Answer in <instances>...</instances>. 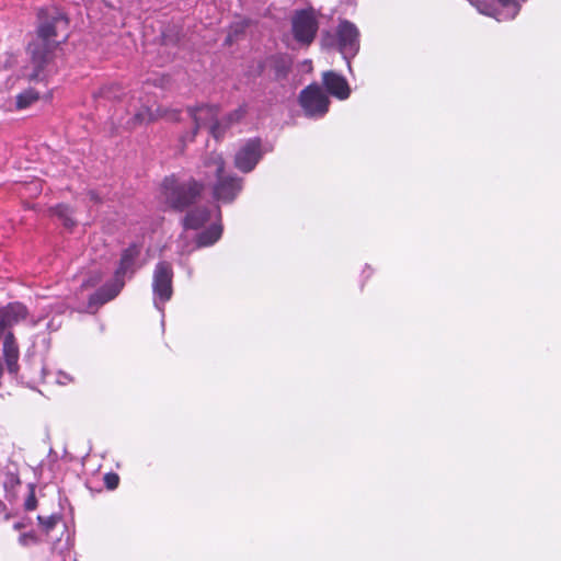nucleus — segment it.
I'll return each instance as SVG.
<instances>
[{
	"label": "nucleus",
	"mask_w": 561,
	"mask_h": 561,
	"mask_svg": "<svg viewBox=\"0 0 561 561\" xmlns=\"http://www.w3.org/2000/svg\"><path fill=\"white\" fill-rule=\"evenodd\" d=\"M39 23L35 37L28 43L26 51L30 55L33 72L31 80H43L44 71L53 64L57 49L69 37V19L56 8L42 9L38 13Z\"/></svg>",
	"instance_id": "f257e3e1"
},
{
	"label": "nucleus",
	"mask_w": 561,
	"mask_h": 561,
	"mask_svg": "<svg viewBox=\"0 0 561 561\" xmlns=\"http://www.w3.org/2000/svg\"><path fill=\"white\" fill-rule=\"evenodd\" d=\"M203 164L216 178L211 190L214 199L225 204L232 203L243 188V179L232 173H226V161L219 152L208 153Z\"/></svg>",
	"instance_id": "f03ea898"
},
{
	"label": "nucleus",
	"mask_w": 561,
	"mask_h": 561,
	"mask_svg": "<svg viewBox=\"0 0 561 561\" xmlns=\"http://www.w3.org/2000/svg\"><path fill=\"white\" fill-rule=\"evenodd\" d=\"M203 191V183L193 178L187 181H180L175 175H170L164 178L161 183V195L164 203L169 208L179 213L196 204Z\"/></svg>",
	"instance_id": "7ed1b4c3"
},
{
	"label": "nucleus",
	"mask_w": 561,
	"mask_h": 561,
	"mask_svg": "<svg viewBox=\"0 0 561 561\" xmlns=\"http://www.w3.org/2000/svg\"><path fill=\"white\" fill-rule=\"evenodd\" d=\"M321 43L328 49L337 48L344 58L354 57L359 49V32L354 23L342 20L337 25L336 36L327 32Z\"/></svg>",
	"instance_id": "20e7f679"
},
{
	"label": "nucleus",
	"mask_w": 561,
	"mask_h": 561,
	"mask_svg": "<svg viewBox=\"0 0 561 561\" xmlns=\"http://www.w3.org/2000/svg\"><path fill=\"white\" fill-rule=\"evenodd\" d=\"M319 22L313 9L297 10L291 16V33L295 41L309 46L316 38Z\"/></svg>",
	"instance_id": "39448f33"
},
{
	"label": "nucleus",
	"mask_w": 561,
	"mask_h": 561,
	"mask_svg": "<svg viewBox=\"0 0 561 561\" xmlns=\"http://www.w3.org/2000/svg\"><path fill=\"white\" fill-rule=\"evenodd\" d=\"M298 101L308 117H322L328 113L330 106L329 96L317 83H311L302 89Z\"/></svg>",
	"instance_id": "423d86ee"
},
{
	"label": "nucleus",
	"mask_w": 561,
	"mask_h": 561,
	"mask_svg": "<svg viewBox=\"0 0 561 561\" xmlns=\"http://www.w3.org/2000/svg\"><path fill=\"white\" fill-rule=\"evenodd\" d=\"M263 154L262 140L257 137L250 138L237 151L234 167L243 173H249L255 169Z\"/></svg>",
	"instance_id": "0eeeda50"
},
{
	"label": "nucleus",
	"mask_w": 561,
	"mask_h": 561,
	"mask_svg": "<svg viewBox=\"0 0 561 561\" xmlns=\"http://www.w3.org/2000/svg\"><path fill=\"white\" fill-rule=\"evenodd\" d=\"M187 112L194 122L193 130L183 136V141L193 142L198 130L203 127L210 129L211 124H215L219 115V107L217 105L201 104L197 106H188Z\"/></svg>",
	"instance_id": "6e6552de"
},
{
	"label": "nucleus",
	"mask_w": 561,
	"mask_h": 561,
	"mask_svg": "<svg viewBox=\"0 0 561 561\" xmlns=\"http://www.w3.org/2000/svg\"><path fill=\"white\" fill-rule=\"evenodd\" d=\"M173 268L167 261L159 262L153 271L152 289L159 300L164 304L173 294Z\"/></svg>",
	"instance_id": "1a4fd4ad"
},
{
	"label": "nucleus",
	"mask_w": 561,
	"mask_h": 561,
	"mask_svg": "<svg viewBox=\"0 0 561 561\" xmlns=\"http://www.w3.org/2000/svg\"><path fill=\"white\" fill-rule=\"evenodd\" d=\"M293 61L288 55L275 54L266 57L259 65V75H263L267 69L273 81L279 82L287 79L291 71Z\"/></svg>",
	"instance_id": "9d476101"
},
{
	"label": "nucleus",
	"mask_w": 561,
	"mask_h": 561,
	"mask_svg": "<svg viewBox=\"0 0 561 561\" xmlns=\"http://www.w3.org/2000/svg\"><path fill=\"white\" fill-rule=\"evenodd\" d=\"M125 286V282H118L113 278L105 283L88 300V308L96 311L100 307L116 298Z\"/></svg>",
	"instance_id": "9b49d317"
},
{
	"label": "nucleus",
	"mask_w": 561,
	"mask_h": 561,
	"mask_svg": "<svg viewBox=\"0 0 561 561\" xmlns=\"http://www.w3.org/2000/svg\"><path fill=\"white\" fill-rule=\"evenodd\" d=\"M247 115V106L240 105L236 110L229 112L222 118L215 122L210 126V135L218 141L221 140L227 131L236 124L240 123Z\"/></svg>",
	"instance_id": "f8f14e48"
},
{
	"label": "nucleus",
	"mask_w": 561,
	"mask_h": 561,
	"mask_svg": "<svg viewBox=\"0 0 561 561\" xmlns=\"http://www.w3.org/2000/svg\"><path fill=\"white\" fill-rule=\"evenodd\" d=\"M140 255V247L136 243L129 244L121 254L118 265L114 272V277L118 282H125L127 274L135 273L136 260Z\"/></svg>",
	"instance_id": "ddd939ff"
},
{
	"label": "nucleus",
	"mask_w": 561,
	"mask_h": 561,
	"mask_svg": "<svg viewBox=\"0 0 561 561\" xmlns=\"http://www.w3.org/2000/svg\"><path fill=\"white\" fill-rule=\"evenodd\" d=\"M322 83L325 90L339 100H346L351 94V88L346 79L335 71H324L322 73Z\"/></svg>",
	"instance_id": "4468645a"
},
{
	"label": "nucleus",
	"mask_w": 561,
	"mask_h": 561,
	"mask_svg": "<svg viewBox=\"0 0 561 561\" xmlns=\"http://www.w3.org/2000/svg\"><path fill=\"white\" fill-rule=\"evenodd\" d=\"M27 316L25 306L20 302L9 304L0 310V339L5 330L24 320Z\"/></svg>",
	"instance_id": "2eb2a0df"
},
{
	"label": "nucleus",
	"mask_w": 561,
	"mask_h": 561,
	"mask_svg": "<svg viewBox=\"0 0 561 561\" xmlns=\"http://www.w3.org/2000/svg\"><path fill=\"white\" fill-rule=\"evenodd\" d=\"M3 356L10 374H18L20 351L12 332H7L3 341Z\"/></svg>",
	"instance_id": "dca6fc26"
},
{
	"label": "nucleus",
	"mask_w": 561,
	"mask_h": 561,
	"mask_svg": "<svg viewBox=\"0 0 561 561\" xmlns=\"http://www.w3.org/2000/svg\"><path fill=\"white\" fill-rule=\"evenodd\" d=\"M210 219V209L207 206H197L190 208L182 219V226L185 230H197Z\"/></svg>",
	"instance_id": "f3484780"
},
{
	"label": "nucleus",
	"mask_w": 561,
	"mask_h": 561,
	"mask_svg": "<svg viewBox=\"0 0 561 561\" xmlns=\"http://www.w3.org/2000/svg\"><path fill=\"white\" fill-rule=\"evenodd\" d=\"M221 234L222 226L220 224H214L197 236L196 245L198 248L213 245L221 238Z\"/></svg>",
	"instance_id": "a211bd4d"
},
{
	"label": "nucleus",
	"mask_w": 561,
	"mask_h": 561,
	"mask_svg": "<svg viewBox=\"0 0 561 561\" xmlns=\"http://www.w3.org/2000/svg\"><path fill=\"white\" fill-rule=\"evenodd\" d=\"M156 122L154 110L148 106L140 107L135 115L128 122V125L133 128Z\"/></svg>",
	"instance_id": "6ab92c4d"
},
{
	"label": "nucleus",
	"mask_w": 561,
	"mask_h": 561,
	"mask_svg": "<svg viewBox=\"0 0 561 561\" xmlns=\"http://www.w3.org/2000/svg\"><path fill=\"white\" fill-rule=\"evenodd\" d=\"M495 7H497L499 12L502 14L503 20H512L519 12V4L517 0H496Z\"/></svg>",
	"instance_id": "aec40b11"
},
{
	"label": "nucleus",
	"mask_w": 561,
	"mask_h": 561,
	"mask_svg": "<svg viewBox=\"0 0 561 561\" xmlns=\"http://www.w3.org/2000/svg\"><path fill=\"white\" fill-rule=\"evenodd\" d=\"M39 99V93L33 89L28 88L21 93H19L15 98V107L18 110H25L30 107L32 104L37 102Z\"/></svg>",
	"instance_id": "412c9836"
},
{
	"label": "nucleus",
	"mask_w": 561,
	"mask_h": 561,
	"mask_svg": "<svg viewBox=\"0 0 561 561\" xmlns=\"http://www.w3.org/2000/svg\"><path fill=\"white\" fill-rule=\"evenodd\" d=\"M156 122L165 119L168 122H179L181 118V110L159 105L154 110Z\"/></svg>",
	"instance_id": "4be33fe9"
},
{
	"label": "nucleus",
	"mask_w": 561,
	"mask_h": 561,
	"mask_svg": "<svg viewBox=\"0 0 561 561\" xmlns=\"http://www.w3.org/2000/svg\"><path fill=\"white\" fill-rule=\"evenodd\" d=\"M21 484L20 473L18 469L11 470L8 468L3 477V489L5 492L14 491Z\"/></svg>",
	"instance_id": "5701e85b"
},
{
	"label": "nucleus",
	"mask_w": 561,
	"mask_h": 561,
	"mask_svg": "<svg viewBox=\"0 0 561 561\" xmlns=\"http://www.w3.org/2000/svg\"><path fill=\"white\" fill-rule=\"evenodd\" d=\"M51 213L62 219L65 227L71 228L76 225L71 218L72 210L68 205L58 204L51 208Z\"/></svg>",
	"instance_id": "b1692460"
},
{
	"label": "nucleus",
	"mask_w": 561,
	"mask_h": 561,
	"mask_svg": "<svg viewBox=\"0 0 561 561\" xmlns=\"http://www.w3.org/2000/svg\"><path fill=\"white\" fill-rule=\"evenodd\" d=\"M473 4L482 14L493 16L497 21H502V14L499 12V9L497 7H495L494 2L490 3L485 0H477L476 2H473Z\"/></svg>",
	"instance_id": "393cba45"
},
{
	"label": "nucleus",
	"mask_w": 561,
	"mask_h": 561,
	"mask_svg": "<svg viewBox=\"0 0 561 561\" xmlns=\"http://www.w3.org/2000/svg\"><path fill=\"white\" fill-rule=\"evenodd\" d=\"M122 93V87L118 83H111L99 89L94 96H101L108 100L117 99Z\"/></svg>",
	"instance_id": "a878e982"
},
{
	"label": "nucleus",
	"mask_w": 561,
	"mask_h": 561,
	"mask_svg": "<svg viewBox=\"0 0 561 561\" xmlns=\"http://www.w3.org/2000/svg\"><path fill=\"white\" fill-rule=\"evenodd\" d=\"M38 524L42 528V530L48 535L58 524L60 520V516L57 514H53L49 516H37Z\"/></svg>",
	"instance_id": "bb28decb"
},
{
	"label": "nucleus",
	"mask_w": 561,
	"mask_h": 561,
	"mask_svg": "<svg viewBox=\"0 0 561 561\" xmlns=\"http://www.w3.org/2000/svg\"><path fill=\"white\" fill-rule=\"evenodd\" d=\"M104 485L107 490H115L119 484V476L116 472H107L104 474Z\"/></svg>",
	"instance_id": "cd10ccee"
},
{
	"label": "nucleus",
	"mask_w": 561,
	"mask_h": 561,
	"mask_svg": "<svg viewBox=\"0 0 561 561\" xmlns=\"http://www.w3.org/2000/svg\"><path fill=\"white\" fill-rule=\"evenodd\" d=\"M36 506H37V500H36L34 492L32 491L24 503V508H25V511H33L36 508Z\"/></svg>",
	"instance_id": "c85d7f7f"
},
{
	"label": "nucleus",
	"mask_w": 561,
	"mask_h": 561,
	"mask_svg": "<svg viewBox=\"0 0 561 561\" xmlns=\"http://www.w3.org/2000/svg\"><path fill=\"white\" fill-rule=\"evenodd\" d=\"M0 516H3L5 519H9L7 505L2 500H0Z\"/></svg>",
	"instance_id": "c756f323"
},
{
	"label": "nucleus",
	"mask_w": 561,
	"mask_h": 561,
	"mask_svg": "<svg viewBox=\"0 0 561 561\" xmlns=\"http://www.w3.org/2000/svg\"><path fill=\"white\" fill-rule=\"evenodd\" d=\"M89 198L94 203H101V197L95 191H89L88 192Z\"/></svg>",
	"instance_id": "7c9ffc66"
},
{
	"label": "nucleus",
	"mask_w": 561,
	"mask_h": 561,
	"mask_svg": "<svg viewBox=\"0 0 561 561\" xmlns=\"http://www.w3.org/2000/svg\"><path fill=\"white\" fill-rule=\"evenodd\" d=\"M73 561H78L77 559H75Z\"/></svg>",
	"instance_id": "2f4dec72"
}]
</instances>
